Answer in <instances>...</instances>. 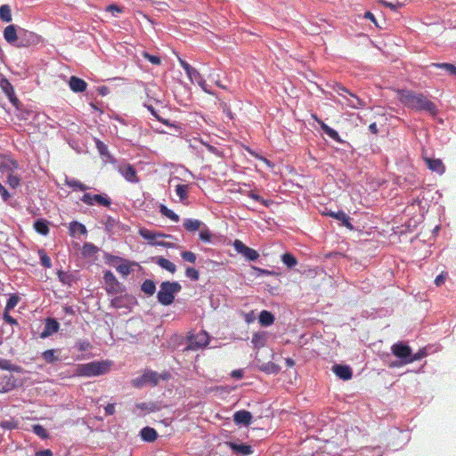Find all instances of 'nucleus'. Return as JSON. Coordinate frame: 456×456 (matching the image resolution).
<instances>
[{"label":"nucleus","mask_w":456,"mask_h":456,"mask_svg":"<svg viewBox=\"0 0 456 456\" xmlns=\"http://www.w3.org/2000/svg\"><path fill=\"white\" fill-rule=\"evenodd\" d=\"M397 99L406 108L416 111H427L431 116L437 114L436 105L421 93L411 90L397 89Z\"/></svg>","instance_id":"f257e3e1"},{"label":"nucleus","mask_w":456,"mask_h":456,"mask_svg":"<svg viewBox=\"0 0 456 456\" xmlns=\"http://www.w3.org/2000/svg\"><path fill=\"white\" fill-rule=\"evenodd\" d=\"M329 86L341 98L338 101V103L354 110L363 109L366 106V102L362 99L349 91L342 84L333 82Z\"/></svg>","instance_id":"f03ea898"},{"label":"nucleus","mask_w":456,"mask_h":456,"mask_svg":"<svg viewBox=\"0 0 456 456\" xmlns=\"http://www.w3.org/2000/svg\"><path fill=\"white\" fill-rule=\"evenodd\" d=\"M181 289V285L176 281H163L157 295L158 301L163 305H169L175 300V294Z\"/></svg>","instance_id":"7ed1b4c3"},{"label":"nucleus","mask_w":456,"mask_h":456,"mask_svg":"<svg viewBox=\"0 0 456 456\" xmlns=\"http://www.w3.org/2000/svg\"><path fill=\"white\" fill-rule=\"evenodd\" d=\"M110 369L107 362H91L77 366V372L79 376L93 377L106 373Z\"/></svg>","instance_id":"20e7f679"},{"label":"nucleus","mask_w":456,"mask_h":456,"mask_svg":"<svg viewBox=\"0 0 456 456\" xmlns=\"http://www.w3.org/2000/svg\"><path fill=\"white\" fill-rule=\"evenodd\" d=\"M189 345L186 347L187 350H198L207 346L209 343L208 334L201 330L196 335L190 336L188 338Z\"/></svg>","instance_id":"39448f33"},{"label":"nucleus","mask_w":456,"mask_h":456,"mask_svg":"<svg viewBox=\"0 0 456 456\" xmlns=\"http://www.w3.org/2000/svg\"><path fill=\"white\" fill-rule=\"evenodd\" d=\"M81 200L88 206L98 204L104 207H110L111 204V200L108 196L101 194L85 193L82 196Z\"/></svg>","instance_id":"423d86ee"},{"label":"nucleus","mask_w":456,"mask_h":456,"mask_svg":"<svg viewBox=\"0 0 456 456\" xmlns=\"http://www.w3.org/2000/svg\"><path fill=\"white\" fill-rule=\"evenodd\" d=\"M392 354L402 360V364H407L406 361L411 358V349L409 346L398 342L391 346Z\"/></svg>","instance_id":"0eeeda50"},{"label":"nucleus","mask_w":456,"mask_h":456,"mask_svg":"<svg viewBox=\"0 0 456 456\" xmlns=\"http://www.w3.org/2000/svg\"><path fill=\"white\" fill-rule=\"evenodd\" d=\"M233 247L238 253L243 255L248 260L255 261L259 257V254L256 250L246 246L240 240H235Z\"/></svg>","instance_id":"6e6552de"},{"label":"nucleus","mask_w":456,"mask_h":456,"mask_svg":"<svg viewBox=\"0 0 456 456\" xmlns=\"http://www.w3.org/2000/svg\"><path fill=\"white\" fill-rule=\"evenodd\" d=\"M118 171L129 183H137L140 181L135 168L131 164L119 165Z\"/></svg>","instance_id":"1a4fd4ad"},{"label":"nucleus","mask_w":456,"mask_h":456,"mask_svg":"<svg viewBox=\"0 0 456 456\" xmlns=\"http://www.w3.org/2000/svg\"><path fill=\"white\" fill-rule=\"evenodd\" d=\"M0 87L3 90V92L6 94L8 99L10 100L11 103L18 108L20 104L19 99L15 95L14 88L10 83V81L5 78L2 77L0 80Z\"/></svg>","instance_id":"9d476101"},{"label":"nucleus","mask_w":456,"mask_h":456,"mask_svg":"<svg viewBox=\"0 0 456 456\" xmlns=\"http://www.w3.org/2000/svg\"><path fill=\"white\" fill-rule=\"evenodd\" d=\"M423 160L425 161L428 169L432 172H436L439 175H442L445 172V167L440 159H432L423 156Z\"/></svg>","instance_id":"9b49d317"},{"label":"nucleus","mask_w":456,"mask_h":456,"mask_svg":"<svg viewBox=\"0 0 456 456\" xmlns=\"http://www.w3.org/2000/svg\"><path fill=\"white\" fill-rule=\"evenodd\" d=\"M147 383H151L154 386L158 383L156 372L146 371L140 378L133 380L134 386L137 387H140Z\"/></svg>","instance_id":"f8f14e48"},{"label":"nucleus","mask_w":456,"mask_h":456,"mask_svg":"<svg viewBox=\"0 0 456 456\" xmlns=\"http://www.w3.org/2000/svg\"><path fill=\"white\" fill-rule=\"evenodd\" d=\"M104 281L109 293H118L119 291V282L110 271L104 273Z\"/></svg>","instance_id":"ddd939ff"},{"label":"nucleus","mask_w":456,"mask_h":456,"mask_svg":"<svg viewBox=\"0 0 456 456\" xmlns=\"http://www.w3.org/2000/svg\"><path fill=\"white\" fill-rule=\"evenodd\" d=\"M60 329L59 322L53 318H47L45 320V326L44 330L42 331L40 338H45L50 337L51 335L56 333Z\"/></svg>","instance_id":"4468645a"},{"label":"nucleus","mask_w":456,"mask_h":456,"mask_svg":"<svg viewBox=\"0 0 456 456\" xmlns=\"http://www.w3.org/2000/svg\"><path fill=\"white\" fill-rule=\"evenodd\" d=\"M252 415L249 411L241 410L233 414V421L237 425L248 426L251 423Z\"/></svg>","instance_id":"2eb2a0df"},{"label":"nucleus","mask_w":456,"mask_h":456,"mask_svg":"<svg viewBox=\"0 0 456 456\" xmlns=\"http://www.w3.org/2000/svg\"><path fill=\"white\" fill-rule=\"evenodd\" d=\"M333 372L341 379L348 380L352 378L351 368L347 365L336 364L332 367Z\"/></svg>","instance_id":"dca6fc26"},{"label":"nucleus","mask_w":456,"mask_h":456,"mask_svg":"<svg viewBox=\"0 0 456 456\" xmlns=\"http://www.w3.org/2000/svg\"><path fill=\"white\" fill-rule=\"evenodd\" d=\"M178 60H179L180 65L185 70L187 76L189 77V78L191 81H193V80L198 81L202 78L200 72L196 69L191 67L188 62H186L182 58H178Z\"/></svg>","instance_id":"f3484780"},{"label":"nucleus","mask_w":456,"mask_h":456,"mask_svg":"<svg viewBox=\"0 0 456 456\" xmlns=\"http://www.w3.org/2000/svg\"><path fill=\"white\" fill-rule=\"evenodd\" d=\"M69 85L70 89L75 93H82L86 90L87 83L75 76L70 77Z\"/></svg>","instance_id":"a211bd4d"},{"label":"nucleus","mask_w":456,"mask_h":456,"mask_svg":"<svg viewBox=\"0 0 456 456\" xmlns=\"http://www.w3.org/2000/svg\"><path fill=\"white\" fill-rule=\"evenodd\" d=\"M229 447L233 452L242 455H249L253 452L252 447L245 444L229 443Z\"/></svg>","instance_id":"6ab92c4d"},{"label":"nucleus","mask_w":456,"mask_h":456,"mask_svg":"<svg viewBox=\"0 0 456 456\" xmlns=\"http://www.w3.org/2000/svg\"><path fill=\"white\" fill-rule=\"evenodd\" d=\"M141 437L146 442H154L158 437V433L153 428L145 427L141 432Z\"/></svg>","instance_id":"aec40b11"},{"label":"nucleus","mask_w":456,"mask_h":456,"mask_svg":"<svg viewBox=\"0 0 456 456\" xmlns=\"http://www.w3.org/2000/svg\"><path fill=\"white\" fill-rule=\"evenodd\" d=\"M258 321L262 326H270L274 322V316L271 312L264 310L259 314Z\"/></svg>","instance_id":"412c9836"},{"label":"nucleus","mask_w":456,"mask_h":456,"mask_svg":"<svg viewBox=\"0 0 456 456\" xmlns=\"http://www.w3.org/2000/svg\"><path fill=\"white\" fill-rule=\"evenodd\" d=\"M156 263L163 269L168 271L171 273H175L176 271V266L174 263L169 261L168 259L159 256L156 259Z\"/></svg>","instance_id":"4be33fe9"},{"label":"nucleus","mask_w":456,"mask_h":456,"mask_svg":"<svg viewBox=\"0 0 456 456\" xmlns=\"http://www.w3.org/2000/svg\"><path fill=\"white\" fill-rule=\"evenodd\" d=\"M4 37L10 44L14 43L17 40V33L14 25H9L4 28Z\"/></svg>","instance_id":"5701e85b"},{"label":"nucleus","mask_w":456,"mask_h":456,"mask_svg":"<svg viewBox=\"0 0 456 456\" xmlns=\"http://www.w3.org/2000/svg\"><path fill=\"white\" fill-rule=\"evenodd\" d=\"M430 66L444 69L449 75L456 77V66H454L453 64L443 62V63H431Z\"/></svg>","instance_id":"b1692460"},{"label":"nucleus","mask_w":456,"mask_h":456,"mask_svg":"<svg viewBox=\"0 0 456 456\" xmlns=\"http://www.w3.org/2000/svg\"><path fill=\"white\" fill-rule=\"evenodd\" d=\"M87 231L84 224L78 222H72L69 224V233L74 236L76 234H86Z\"/></svg>","instance_id":"393cba45"},{"label":"nucleus","mask_w":456,"mask_h":456,"mask_svg":"<svg viewBox=\"0 0 456 456\" xmlns=\"http://www.w3.org/2000/svg\"><path fill=\"white\" fill-rule=\"evenodd\" d=\"M319 124L323 130V132L329 135L331 139H333L336 142H340V136L338 133L334 130L333 128L330 127L328 125H326L323 121H319Z\"/></svg>","instance_id":"a878e982"},{"label":"nucleus","mask_w":456,"mask_h":456,"mask_svg":"<svg viewBox=\"0 0 456 456\" xmlns=\"http://www.w3.org/2000/svg\"><path fill=\"white\" fill-rule=\"evenodd\" d=\"M201 222L198 219H185L183 222V227L188 232H196L200 228Z\"/></svg>","instance_id":"bb28decb"},{"label":"nucleus","mask_w":456,"mask_h":456,"mask_svg":"<svg viewBox=\"0 0 456 456\" xmlns=\"http://www.w3.org/2000/svg\"><path fill=\"white\" fill-rule=\"evenodd\" d=\"M34 228L37 232L42 235H47L49 233L48 223L44 219L37 220L34 224Z\"/></svg>","instance_id":"cd10ccee"},{"label":"nucleus","mask_w":456,"mask_h":456,"mask_svg":"<svg viewBox=\"0 0 456 456\" xmlns=\"http://www.w3.org/2000/svg\"><path fill=\"white\" fill-rule=\"evenodd\" d=\"M265 341H266L265 334L263 332H256V333H254L251 342L255 347L260 348V347L265 346Z\"/></svg>","instance_id":"c85d7f7f"},{"label":"nucleus","mask_w":456,"mask_h":456,"mask_svg":"<svg viewBox=\"0 0 456 456\" xmlns=\"http://www.w3.org/2000/svg\"><path fill=\"white\" fill-rule=\"evenodd\" d=\"M142 290L149 295V296H151L155 293V290H156V285L154 283L153 281L151 280H145L142 284V287H141Z\"/></svg>","instance_id":"c756f323"},{"label":"nucleus","mask_w":456,"mask_h":456,"mask_svg":"<svg viewBox=\"0 0 456 456\" xmlns=\"http://www.w3.org/2000/svg\"><path fill=\"white\" fill-rule=\"evenodd\" d=\"M159 211L164 216L169 218L170 220L174 222L179 221V216L171 209H169L168 208H167L165 205H160Z\"/></svg>","instance_id":"7c9ffc66"},{"label":"nucleus","mask_w":456,"mask_h":456,"mask_svg":"<svg viewBox=\"0 0 456 456\" xmlns=\"http://www.w3.org/2000/svg\"><path fill=\"white\" fill-rule=\"evenodd\" d=\"M66 185H68L69 188H72L75 191H85L88 190V187L86 185H85L80 181L76 179L66 180Z\"/></svg>","instance_id":"2f4dec72"},{"label":"nucleus","mask_w":456,"mask_h":456,"mask_svg":"<svg viewBox=\"0 0 456 456\" xmlns=\"http://www.w3.org/2000/svg\"><path fill=\"white\" fill-rule=\"evenodd\" d=\"M282 263L289 268H292L297 265V258L290 253H285L281 256Z\"/></svg>","instance_id":"473e14b6"},{"label":"nucleus","mask_w":456,"mask_h":456,"mask_svg":"<svg viewBox=\"0 0 456 456\" xmlns=\"http://www.w3.org/2000/svg\"><path fill=\"white\" fill-rule=\"evenodd\" d=\"M0 19L4 22L12 20V12L9 5L4 4L0 6Z\"/></svg>","instance_id":"72a5a7b5"},{"label":"nucleus","mask_w":456,"mask_h":456,"mask_svg":"<svg viewBox=\"0 0 456 456\" xmlns=\"http://www.w3.org/2000/svg\"><path fill=\"white\" fill-rule=\"evenodd\" d=\"M139 234L145 240H153L157 237H167V235L162 234V233H153L152 232L149 231L148 229H140Z\"/></svg>","instance_id":"f704fd0d"},{"label":"nucleus","mask_w":456,"mask_h":456,"mask_svg":"<svg viewBox=\"0 0 456 456\" xmlns=\"http://www.w3.org/2000/svg\"><path fill=\"white\" fill-rule=\"evenodd\" d=\"M336 219L341 221L346 227L353 229L350 217L344 211L336 212Z\"/></svg>","instance_id":"c9c22d12"},{"label":"nucleus","mask_w":456,"mask_h":456,"mask_svg":"<svg viewBox=\"0 0 456 456\" xmlns=\"http://www.w3.org/2000/svg\"><path fill=\"white\" fill-rule=\"evenodd\" d=\"M18 426H19V421L12 418L0 422V428L6 429V430L15 429L18 428Z\"/></svg>","instance_id":"e433bc0d"},{"label":"nucleus","mask_w":456,"mask_h":456,"mask_svg":"<svg viewBox=\"0 0 456 456\" xmlns=\"http://www.w3.org/2000/svg\"><path fill=\"white\" fill-rule=\"evenodd\" d=\"M97 251H98L97 247L89 242L85 243L83 246V248H82V253L86 256H93L95 253H97Z\"/></svg>","instance_id":"4c0bfd02"},{"label":"nucleus","mask_w":456,"mask_h":456,"mask_svg":"<svg viewBox=\"0 0 456 456\" xmlns=\"http://www.w3.org/2000/svg\"><path fill=\"white\" fill-rule=\"evenodd\" d=\"M42 357L48 363H53L58 360V357L55 355V350L53 349L45 351L42 354Z\"/></svg>","instance_id":"58836bf2"},{"label":"nucleus","mask_w":456,"mask_h":456,"mask_svg":"<svg viewBox=\"0 0 456 456\" xmlns=\"http://www.w3.org/2000/svg\"><path fill=\"white\" fill-rule=\"evenodd\" d=\"M189 186L187 184H177L175 187V192L181 200L187 198Z\"/></svg>","instance_id":"ea45409f"},{"label":"nucleus","mask_w":456,"mask_h":456,"mask_svg":"<svg viewBox=\"0 0 456 456\" xmlns=\"http://www.w3.org/2000/svg\"><path fill=\"white\" fill-rule=\"evenodd\" d=\"M248 195L249 198L261 203L265 207H269L273 203V201L271 200H265L264 198H262L260 195L255 193L254 191H249Z\"/></svg>","instance_id":"a19ab883"},{"label":"nucleus","mask_w":456,"mask_h":456,"mask_svg":"<svg viewBox=\"0 0 456 456\" xmlns=\"http://www.w3.org/2000/svg\"><path fill=\"white\" fill-rule=\"evenodd\" d=\"M425 356H427L426 348L419 349L416 354H411V358H409L408 361H406V363L414 362L424 358Z\"/></svg>","instance_id":"79ce46f5"},{"label":"nucleus","mask_w":456,"mask_h":456,"mask_svg":"<svg viewBox=\"0 0 456 456\" xmlns=\"http://www.w3.org/2000/svg\"><path fill=\"white\" fill-rule=\"evenodd\" d=\"M7 183L10 187L15 189L20 184V178L18 175H13V172L8 174Z\"/></svg>","instance_id":"37998d69"},{"label":"nucleus","mask_w":456,"mask_h":456,"mask_svg":"<svg viewBox=\"0 0 456 456\" xmlns=\"http://www.w3.org/2000/svg\"><path fill=\"white\" fill-rule=\"evenodd\" d=\"M32 430L40 438L45 439V438L48 437L47 431H46V429L42 425H39V424L33 425L32 426Z\"/></svg>","instance_id":"c03bdc74"},{"label":"nucleus","mask_w":456,"mask_h":456,"mask_svg":"<svg viewBox=\"0 0 456 456\" xmlns=\"http://www.w3.org/2000/svg\"><path fill=\"white\" fill-rule=\"evenodd\" d=\"M95 146L102 156L110 157L107 145L99 139H95Z\"/></svg>","instance_id":"a18cd8bd"},{"label":"nucleus","mask_w":456,"mask_h":456,"mask_svg":"<svg viewBox=\"0 0 456 456\" xmlns=\"http://www.w3.org/2000/svg\"><path fill=\"white\" fill-rule=\"evenodd\" d=\"M117 271L122 274V276L126 277L127 276L130 272H131V266L130 265L124 261L122 262L120 265H118L117 267H116Z\"/></svg>","instance_id":"49530a36"},{"label":"nucleus","mask_w":456,"mask_h":456,"mask_svg":"<svg viewBox=\"0 0 456 456\" xmlns=\"http://www.w3.org/2000/svg\"><path fill=\"white\" fill-rule=\"evenodd\" d=\"M40 262L45 268H50L52 266L51 258L45 254L44 250H39Z\"/></svg>","instance_id":"de8ad7c7"},{"label":"nucleus","mask_w":456,"mask_h":456,"mask_svg":"<svg viewBox=\"0 0 456 456\" xmlns=\"http://www.w3.org/2000/svg\"><path fill=\"white\" fill-rule=\"evenodd\" d=\"M185 274L188 278L194 281L200 279L199 272L193 267H187L185 270Z\"/></svg>","instance_id":"09e8293b"},{"label":"nucleus","mask_w":456,"mask_h":456,"mask_svg":"<svg viewBox=\"0 0 456 456\" xmlns=\"http://www.w3.org/2000/svg\"><path fill=\"white\" fill-rule=\"evenodd\" d=\"M182 258L189 263H195L196 261V255L191 251H183L181 254Z\"/></svg>","instance_id":"8fccbe9b"},{"label":"nucleus","mask_w":456,"mask_h":456,"mask_svg":"<svg viewBox=\"0 0 456 456\" xmlns=\"http://www.w3.org/2000/svg\"><path fill=\"white\" fill-rule=\"evenodd\" d=\"M11 165H12V166H10V165H8V164H2V165L0 166V170H1V171H7V172L10 174V173L13 172V169L18 168V163H17V161H15V160H12V161H11Z\"/></svg>","instance_id":"3c124183"},{"label":"nucleus","mask_w":456,"mask_h":456,"mask_svg":"<svg viewBox=\"0 0 456 456\" xmlns=\"http://www.w3.org/2000/svg\"><path fill=\"white\" fill-rule=\"evenodd\" d=\"M18 302H19L18 296L13 295V296L10 297V298L8 299V301L6 303L4 311H9V310L14 308L16 306V305L18 304Z\"/></svg>","instance_id":"603ef678"},{"label":"nucleus","mask_w":456,"mask_h":456,"mask_svg":"<svg viewBox=\"0 0 456 456\" xmlns=\"http://www.w3.org/2000/svg\"><path fill=\"white\" fill-rule=\"evenodd\" d=\"M142 56L154 65H159L161 63L160 58L155 55H151L146 52L142 53Z\"/></svg>","instance_id":"864d4df0"},{"label":"nucleus","mask_w":456,"mask_h":456,"mask_svg":"<svg viewBox=\"0 0 456 456\" xmlns=\"http://www.w3.org/2000/svg\"><path fill=\"white\" fill-rule=\"evenodd\" d=\"M0 369L5 370H14L15 367L9 360L0 358Z\"/></svg>","instance_id":"5fc2aeb1"},{"label":"nucleus","mask_w":456,"mask_h":456,"mask_svg":"<svg viewBox=\"0 0 456 456\" xmlns=\"http://www.w3.org/2000/svg\"><path fill=\"white\" fill-rule=\"evenodd\" d=\"M106 11L116 16L118 13L123 12V7H120L117 4H110L106 7Z\"/></svg>","instance_id":"6e6d98bb"},{"label":"nucleus","mask_w":456,"mask_h":456,"mask_svg":"<svg viewBox=\"0 0 456 456\" xmlns=\"http://www.w3.org/2000/svg\"><path fill=\"white\" fill-rule=\"evenodd\" d=\"M212 234L208 229L201 230L200 232V239L204 242H210Z\"/></svg>","instance_id":"4d7b16f0"},{"label":"nucleus","mask_w":456,"mask_h":456,"mask_svg":"<svg viewBox=\"0 0 456 456\" xmlns=\"http://www.w3.org/2000/svg\"><path fill=\"white\" fill-rule=\"evenodd\" d=\"M148 110L160 122L163 124H168L167 120L162 118L156 111V110L151 105H145Z\"/></svg>","instance_id":"13d9d810"},{"label":"nucleus","mask_w":456,"mask_h":456,"mask_svg":"<svg viewBox=\"0 0 456 456\" xmlns=\"http://www.w3.org/2000/svg\"><path fill=\"white\" fill-rule=\"evenodd\" d=\"M381 4H382V5L387 7V8H390L393 11H397L400 7H402V4H400V3L393 4V3L387 2V1H381Z\"/></svg>","instance_id":"bf43d9fd"},{"label":"nucleus","mask_w":456,"mask_h":456,"mask_svg":"<svg viewBox=\"0 0 456 456\" xmlns=\"http://www.w3.org/2000/svg\"><path fill=\"white\" fill-rule=\"evenodd\" d=\"M0 194L2 196V199L4 201H7L11 195L10 193L8 192V191L5 189L4 186L2 185V183H0Z\"/></svg>","instance_id":"052dcab7"},{"label":"nucleus","mask_w":456,"mask_h":456,"mask_svg":"<svg viewBox=\"0 0 456 456\" xmlns=\"http://www.w3.org/2000/svg\"><path fill=\"white\" fill-rule=\"evenodd\" d=\"M7 312L8 311H4V321L6 322H8L9 324L18 325V322L13 317H12Z\"/></svg>","instance_id":"680f3d73"},{"label":"nucleus","mask_w":456,"mask_h":456,"mask_svg":"<svg viewBox=\"0 0 456 456\" xmlns=\"http://www.w3.org/2000/svg\"><path fill=\"white\" fill-rule=\"evenodd\" d=\"M445 280H446V273H442L441 274L436 276V278L435 280V283L436 286H441L442 284L444 283Z\"/></svg>","instance_id":"e2e57ef3"},{"label":"nucleus","mask_w":456,"mask_h":456,"mask_svg":"<svg viewBox=\"0 0 456 456\" xmlns=\"http://www.w3.org/2000/svg\"><path fill=\"white\" fill-rule=\"evenodd\" d=\"M105 412L107 415H113L115 413V404L109 403L105 407Z\"/></svg>","instance_id":"0e129e2a"},{"label":"nucleus","mask_w":456,"mask_h":456,"mask_svg":"<svg viewBox=\"0 0 456 456\" xmlns=\"http://www.w3.org/2000/svg\"><path fill=\"white\" fill-rule=\"evenodd\" d=\"M231 376L236 379H240L243 377L242 370H234L232 371Z\"/></svg>","instance_id":"69168bd1"},{"label":"nucleus","mask_w":456,"mask_h":456,"mask_svg":"<svg viewBox=\"0 0 456 456\" xmlns=\"http://www.w3.org/2000/svg\"><path fill=\"white\" fill-rule=\"evenodd\" d=\"M364 18L370 20L376 26H378L377 20H376L375 16H374V14L372 12H366L364 13Z\"/></svg>","instance_id":"338daca9"},{"label":"nucleus","mask_w":456,"mask_h":456,"mask_svg":"<svg viewBox=\"0 0 456 456\" xmlns=\"http://www.w3.org/2000/svg\"><path fill=\"white\" fill-rule=\"evenodd\" d=\"M37 456H53V453L50 450L40 451L37 453Z\"/></svg>","instance_id":"774afa93"}]
</instances>
